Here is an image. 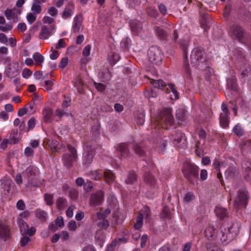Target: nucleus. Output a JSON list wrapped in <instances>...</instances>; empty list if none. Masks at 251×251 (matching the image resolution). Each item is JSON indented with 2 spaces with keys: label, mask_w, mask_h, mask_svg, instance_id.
<instances>
[{
  "label": "nucleus",
  "mask_w": 251,
  "mask_h": 251,
  "mask_svg": "<svg viewBox=\"0 0 251 251\" xmlns=\"http://www.w3.org/2000/svg\"><path fill=\"white\" fill-rule=\"evenodd\" d=\"M174 119L171 109L165 108L160 112L157 119L152 124V126L154 128L157 126L159 128L167 129L172 125Z\"/></svg>",
  "instance_id": "obj_1"
},
{
  "label": "nucleus",
  "mask_w": 251,
  "mask_h": 251,
  "mask_svg": "<svg viewBox=\"0 0 251 251\" xmlns=\"http://www.w3.org/2000/svg\"><path fill=\"white\" fill-rule=\"evenodd\" d=\"M182 172L185 178L189 183L194 184L198 181L199 168L195 164L188 162H184Z\"/></svg>",
  "instance_id": "obj_2"
},
{
  "label": "nucleus",
  "mask_w": 251,
  "mask_h": 251,
  "mask_svg": "<svg viewBox=\"0 0 251 251\" xmlns=\"http://www.w3.org/2000/svg\"><path fill=\"white\" fill-rule=\"evenodd\" d=\"M67 148L69 153L63 155L62 160L64 165L68 169L72 168L73 163L77 158V151L75 148L71 145H68Z\"/></svg>",
  "instance_id": "obj_3"
},
{
  "label": "nucleus",
  "mask_w": 251,
  "mask_h": 251,
  "mask_svg": "<svg viewBox=\"0 0 251 251\" xmlns=\"http://www.w3.org/2000/svg\"><path fill=\"white\" fill-rule=\"evenodd\" d=\"M149 61L153 64H160L163 59V54L156 46L151 47L148 52Z\"/></svg>",
  "instance_id": "obj_4"
},
{
  "label": "nucleus",
  "mask_w": 251,
  "mask_h": 251,
  "mask_svg": "<svg viewBox=\"0 0 251 251\" xmlns=\"http://www.w3.org/2000/svg\"><path fill=\"white\" fill-rule=\"evenodd\" d=\"M249 196L246 190L240 189L235 200V203L239 206L245 207L248 203Z\"/></svg>",
  "instance_id": "obj_5"
},
{
  "label": "nucleus",
  "mask_w": 251,
  "mask_h": 251,
  "mask_svg": "<svg viewBox=\"0 0 251 251\" xmlns=\"http://www.w3.org/2000/svg\"><path fill=\"white\" fill-rule=\"evenodd\" d=\"M203 53L199 48L194 49L191 53L190 59L192 64L198 67L201 63H203Z\"/></svg>",
  "instance_id": "obj_6"
},
{
  "label": "nucleus",
  "mask_w": 251,
  "mask_h": 251,
  "mask_svg": "<svg viewBox=\"0 0 251 251\" xmlns=\"http://www.w3.org/2000/svg\"><path fill=\"white\" fill-rule=\"evenodd\" d=\"M222 112L220 114V124L223 127H226L228 126L229 121L228 120V115L229 111L226 104L223 103L222 105Z\"/></svg>",
  "instance_id": "obj_7"
},
{
  "label": "nucleus",
  "mask_w": 251,
  "mask_h": 251,
  "mask_svg": "<svg viewBox=\"0 0 251 251\" xmlns=\"http://www.w3.org/2000/svg\"><path fill=\"white\" fill-rule=\"evenodd\" d=\"M55 29V26L52 25L48 27L46 25H43L40 30L39 38L40 39L45 40L51 36L52 32Z\"/></svg>",
  "instance_id": "obj_8"
},
{
  "label": "nucleus",
  "mask_w": 251,
  "mask_h": 251,
  "mask_svg": "<svg viewBox=\"0 0 251 251\" xmlns=\"http://www.w3.org/2000/svg\"><path fill=\"white\" fill-rule=\"evenodd\" d=\"M104 193L102 191H98L91 195L90 199V205H97L101 203L103 200Z\"/></svg>",
  "instance_id": "obj_9"
},
{
  "label": "nucleus",
  "mask_w": 251,
  "mask_h": 251,
  "mask_svg": "<svg viewBox=\"0 0 251 251\" xmlns=\"http://www.w3.org/2000/svg\"><path fill=\"white\" fill-rule=\"evenodd\" d=\"M226 233L229 235L233 240H234L237 236L239 233V228L237 226L231 224L229 226H226L223 225L222 227Z\"/></svg>",
  "instance_id": "obj_10"
},
{
  "label": "nucleus",
  "mask_w": 251,
  "mask_h": 251,
  "mask_svg": "<svg viewBox=\"0 0 251 251\" xmlns=\"http://www.w3.org/2000/svg\"><path fill=\"white\" fill-rule=\"evenodd\" d=\"M58 145V142L56 140L45 139L43 142L44 147L48 150H51L52 152L54 153L58 151V149H59Z\"/></svg>",
  "instance_id": "obj_11"
},
{
  "label": "nucleus",
  "mask_w": 251,
  "mask_h": 251,
  "mask_svg": "<svg viewBox=\"0 0 251 251\" xmlns=\"http://www.w3.org/2000/svg\"><path fill=\"white\" fill-rule=\"evenodd\" d=\"M116 151L120 153V156L124 158L126 157L129 153L128 145L125 143L118 145L117 146Z\"/></svg>",
  "instance_id": "obj_12"
},
{
  "label": "nucleus",
  "mask_w": 251,
  "mask_h": 251,
  "mask_svg": "<svg viewBox=\"0 0 251 251\" xmlns=\"http://www.w3.org/2000/svg\"><path fill=\"white\" fill-rule=\"evenodd\" d=\"M9 228L8 226L0 222V237L5 240L9 236Z\"/></svg>",
  "instance_id": "obj_13"
},
{
  "label": "nucleus",
  "mask_w": 251,
  "mask_h": 251,
  "mask_svg": "<svg viewBox=\"0 0 251 251\" xmlns=\"http://www.w3.org/2000/svg\"><path fill=\"white\" fill-rule=\"evenodd\" d=\"M27 178L32 176H38L39 172L37 168L34 166H30L25 171Z\"/></svg>",
  "instance_id": "obj_14"
},
{
  "label": "nucleus",
  "mask_w": 251,
  "mask_h": 251,
  "mask_svg": "<svg viewBox=\"0 0 251 251\" xmlns=\"http://www.w3.org/2000/svg\"><path fill=\"white\" fill-rule=\"evenodd\" d=\"M144 181L145 183L151 186L155 185L156 183L155 177L149 173H145L144 175Z\"/></svg>",
  "instance_id": "obj_15"
},
{
  "label": "nucleus",
  "mask_w": 251,
  "mask_h": 251,
  "mask_svg": "<svg viewBox=\"0 0 251 251\" xmlns=\"http://www.w3.org/2000/svg\"><path fill=\"white\" fill-rule=\"evenodd\" d=\"M233 34L238 39H241L244 35L242 27L238 25H233L231 27Z\"/></svg>",
  "instance_id": "obj_16"
},
{
  "label": "nucleus",
  "mask_w": 251,
  "mask_h": 251,
  "mask_svg": "<svg viewBox=\"0 0 251 251\" xmlns=\"http://www.w3.org/2000/svg\"><path fill=\"white\" fill-rule=\"evenodd\" d=\"M27 179V187H38L41 184V180L38 178V176H32Z\"/></svg>",
  "instance_id": "obj_17"
},
{
  "label": "nucleus",
  "mask_w": 251,
  "mask_h": 251,
  "mask_svg": "<svg viewBox=\"0 0 251 251\" xmlns=\"http://www.w3.org/2000/svg\"><path fill=\"white\" fill-rule=\"evenodd\" d=\"M222 236L220 237V241L223 246L227 245L229 243L233 240L232 238L226 233L222 228L221 229Z\"/></svg>",
  "instance_id": "obj_18"
},
{
  "label": "nucleus",
  "mask_w": 251,
  "mask_h": 251,
  "mask_svg": "<svg viewBox=\"0 0 251 251\" xmlns=\"http://www.w3.org/2000/svg\"><path fill=\"white\" fill-rule=\"evenodd\" d=\"M154 29L157 36L161 40H166L168 38L167 32L161 27L156 26Z\"/></svg>",
  "instance_id": "obj_19"
},
{
  "label": "nucleus",
  "mask_w": 251,
  "mask_h": 251,
  "mask_svg": "<svg viewBox=\"0 0 251 251\" xmlns=\"http://www.w3.org/2000/svg\"><path fill=\"white\" fill-rule=\"evenodd\" d=\"M130 25L132 31L136 33L140 31L142 28L141 23L137 20H131L130 22Z\"/></svg>",
  "instance_id": "obj_20"
},
{
  "label": "nucleus",
  "mask_w": 251,
  "mask_h": 251,
  "mask_svg": "<svg viewBox=\"0 0 251 251\" xmlns=\"http://www.w3.org/2000/svg\"><path fill=\"white\" fill-rule=\"evenodd\" d=\"M172 137L174 143L176 145H177L183 139L185 140L184 134L180 131H176L175 133L173 134Z\"/></svg>",
  "instance_id": "obj_21"
},
{
  "label": "nucleus",
  "mask_w": 251,
  "mask_h": 251,
  "mask_svg": "<svg viewBox=\"0 0 251 251\" xmlns=\"http://www.w3.org/2000/svg\"><path fill=\"white\" fill-rule=\"evenodd\" d=\"M95 153L93 151H87L84 155L83 157V164L88 165L92 162L94 157Z\"/></svg>",
  "instance_id": "obj_22"
},
{
  "label": "nucleus",
  "mask_w": 251,
  "mask_h": 251,
  "mask_svg": "<svg viewBox=\"0 0 251 251\" xmlns=\"http://www.w3.org/2000/svg\"><path fill=\"white\" fill-rule=\"evenodd\" d=\"M44 120L46 123H50L51 121L52 116V111L50 108H46L43 112Z\"/></svg>",
  "instance_id": "obj_23"
},
{
  "label": "nucleus",
  "mask_w": 251,
  "mask_h": 251,
  "mask_svg": "<svg viewBox=\"0 0 251 251\" xmlns=\"http://www.w3.org/2000/svg\"><path fill=\"white\" fill-rule=\"evenodd\" d=\"M82 24V19L81 17L76 16L74 20V23L73 26V29L74 32H78Z\"/></svg>",
  "instance_id": "obj_24"
},
{
  "label": "nucleus",
  "mask_w": 251,
  "mask_h": 251,
  "mask_svg": "<svg viewBox=\"0 0 251 251\" xmlns=\"http://www.w3.org/2000/svg\"><path fill=\"white\" fill-rule=\"evenodd\" d=\"M143 215L141 212H139L136 218V222L134 224L133 226L135 229H139L142 227L143 225Z\"/></svg>",
  "instance_id": "obj_25"
},
{
  "label": "nucleus",
  "mask_w": 251,
  "mask_h": 251,
  "mask_svg": "<svg viewBox=\"0 0 251 251\" xmlns=\"http://www.w3.org/2000/svg\"><path fill=\"white\" fill-rule=\"evenodd\" d=\"M215 213L217 217L221 219H223L227 216L226 209L222 207H217L215 209Z\"/></svg>",
  "instance_id": "obj_26"
},
{
  "label": "nucleus",
  "mask_w": 251,
  "mask_h": 251,
  "mask_svg": "<svg viewBox=\"0 0 251 251\" xmlns=\"http://www.w3.org/2000/svg\"><path fill=\"white\" fill-rule=\"evenodd\" d=\"M150 82L154 87L156 88L162 89L166 86V83L162 79H151Z\"/></svg>",
  "instance_id": "obj_27"
},
{
  "label": "nucleus",
  "mask_w": 251,
  "mask_h": 251,
  "mask_svg": "<svg viewBox=\"0 0 251 251\" xmlns=\"http://www.w3.org/2000/svg\"><path fill=\"white\" fill-rule=\"evenodd\" d=\"M19 225L20 229V231L22 234L26 235V233L28 231V225L23 220H19Z\"/></svg>",
  "instance_id": "obj_28"
},
{
  "label": "nucleus",
  "mask_w": 251,
  "mask_h": 251,
  "mask_svg": "<svg viewBox=\"0 0 251 251\" xmlns=\"http://www.w3.org/2000/svg\"><path fill=\"white\" fill-rule=\"evenodd\" d=\"M103 176L106 182L108 183L112 182L115 179L114 174L109 170L104 173Z\"/></svg>",
  "instance_id": "obj_29"
},
{
  "label": "nucleus",
  "mask_w": 251,
  "mask_h": 251,
  "mask_svg": "<svg viewBox=\"0 0 251 251\" xmlns=\"http://www.w3.org/2000/svg\"><path fill=\"white\" fill-rule=\"evenodd\" d=\"M215 228L213 226H209L206 227L205 230V236L208 240L212 238L215 233Z\"/></svg>",
  "instance_id": "obj_30"
},
{
  "label": "nucleus",
  "mask_w": 251,
  "mask_h": 251,
  "mask_svg": "<svg viewBox=\"0 0 251 251\" xmlns=\"http://www.w3.org/2000/svg\"><path fill=\"white\" fill-rule=\"evenodd\" d=\"M160 217L163 219H171V213L168 207L166 206L163 207L160 214Z\"/></svg>",
  "instance_id": "obj_31"
},
{
  "label": "nucleus",
  "mask_w": 251,
  "mask_h": 251,
  "mask_svg": "<svg viewBox=\"0 0 251 251\" xmlns=\"http://www.w3.org/2000/svg\"><path fill=\"white\" fill-rule=\"evenodd\" d=\"M137 177V175L134 172H129L126 180V182L127 184H132L136 181Z\"/></svg>",
  "instance_id": "obj_32"
},
{
  "label": "nucleus",
  "mask_w": 251,
  "mask_h": 251,
  "mask_svg": "<svg viewBox=\"0 0 251 251\" xmlns=\"http://www.w3.org/2000/svg\"><path fill=\"white\" fill-rule=\"evenodd\" d=\"M36 218L41 222H45L47 219V213L43 210L37 209L35 212Z\"/></svg>",
  "instance_id": "obj_33"
},
{
  "label": "nucleus",
  "mask_w": 251,
  "mask_h": 251,
  "mask_svg": "<svg viewBox=\"0 0 251 251\" xmlns=\"http://www.w3.org/2000/svg\"><path fill=\"white\" fill-rule=\"evenodd\" d=\"M208 251H223L217 245L214 243H209L206 245Z\"/></svg>",
  "instance_id": "obj_34"
},
{
  "label": "nucleus",
  "mask_w": 251,
  "mask_h": 251,
  "mask_svg": "<svg viewBox=\"0 0 251 251\" xmlns=\"http://www.w3.org/2000/svg\"><path fill=\"white\" fill-rule=\"evenodd\" d=\"M18 70L14 66L10 65L6 70L7 75L9 77H13L18 74Z\"/></svg>",
  "instance_id": "obj_35"
},
{
  "label": "nucleus",
  "mask_w": 251,
  "mask_h": 251,
  "mask_svg": "<svg viewBox=\"0 0 251 251\" xmlns=\"http://www.w3.org/2000/svg\"><path fill=\"white\" fill-rule=\"evenodd\" d=\"M98 146V145L96 144L95 142L88 141L86 143L85 149L87 151H93L95 153L94 151Z\"/></svg>",
  "instance_id": "obj_36"
},
{
  "label": "nucleus",
  "mask_w": 251,
  "mask_h": 251,
  "mask_svg": "<svg viewBox=\"0 0 251 251\" xmlns=\"http://www.w3.org/2000/svg\"><path fill=\"white\" fill-rule=\"evenodd\" d=\"M42 4L33 2L31 10L34 14H39L42 11Z\"/></svg>",
  "instance_id": "obj_37"
},
{
  "label": "nucleus",
  "mask_w": 251,
  "mask_h": 251,
  "mask_svg": "<svg viewBox=\"0 0 251 251\" xmlns=\"http://www.w3.org/2000/svg\"><path fill=\"white\" fill-rule=\"evenodd\" d=\"M53 195L51 194L46 193L44 195V200L46 204L48 205H52L54 202L53 200Z\"/></svg>",
  "instance_id": "obj_38"
},
{
  "label": "nucleus",
  "mask_w": 251,
  "mask_h": 251,
  "mask_svg": "<svg viewBox=\"0 0 251 251\" xmlns=\"http://www.w3.org/2000/svg\"><path fill=\"white\" fill-rule=\"evenodd\" d=\"M5 15L6 18L9 20H13L14 22H17V17L15 15L14 13L11 9H7L5 11Z\"/></svg>",
  "instance_id": "obj_39"
},
{
  "label": "nucleus",
  "mask_w": 251,
  "mask_h": 251,
  "mask_svg": "<svg viewBox=\"0 0 251 251\" xmlns=\"http://www.w3.org/2000/svg\"><path fill=\"white\" fill-rule=\"evenodd\" d=\"M33 57L38 65H41L44 61V57L38 52L35 53Z\"/></svg>",
  "instance_id": "obj_40"
},
{
  "label": "nucleus",
  "mask_w": 251,
  "mask_h": 251,
  "mask_svg": "<svg viewBox=\"0 0 251 251\" xmlns=\"http://www.w3.org/2000/svg\"><path fill=\"white\" fill-rule=\"evenodd\" d=\"M133 149L135 153L140 156H144L145 153L144 151L142 149V147L139 145H135Z\"/></svg>",
  "instance_id": "obj_41"
},
{
  "label": "nucleus",
  "mask_w": 251,
  "mask_h": 251,
  "mask_svg": "<svg viewBox=\"0 0 251 251\" xmlns=\"http://www.w3.org/2000/svg\"><path fill=\"white\" fill-rule=\"evenodd\" d=\"M119 55L115 53H112L108 56V59L111 64L116 63L119 60Z\"/></svg>",
  "instance_id": "obj_42"
},
{
  "label": "nucleus",
  "mask_w": 251,
  "mask_h": 251,
  "mask_svg": "<svg viewBox=\"0 0 251 251\" xmlns=\"http://www.w3.org/2000/svg\"><path fill=\"white\" fill-rule=\"evenodd\" d=\"M98 226L101 229H106L109 226V222L106 219H103L97 224Z\"/></svg>",
  "instance_id": "obj_43"
},
{
  "label": "nucleus",
  "mask_w": 251,
  "mask_h": 251,
  "mask_svg": "<svg viewBox=\"0 0 251 251\" xmlns=\"http://www.w3.org/2000/svg\"><path fill=\"white\" fill-rule=\"evenodd\" d=\"M186 111L183 109H179L177 110L176 117L177 119L182 120L186 115Z\"/></svg>",
  "instance_id": "obj_44"
},
{
  "label": "nucleus",
  "mask_w": 251,
  "mask_h": 251,
  "mask_svg": "<svg viewBox=\"0 0 251 251\" xmlns=\"http://www.w3.org/2000/svg\"><path fill=\"white\" fill-rule=\"evenodd\" d=\"M147 13L150 17L155 18L158 15L157 11L153 8L149 7L147 8Z\"/></svg>",
  "instance_id": "obj_45"
},
{
  "label": "nucleus",
  "mask_w": 251,
  "mask_h": 251,
  "mask_svg": "<svg viewBox=\"0 0 251 251\" xmlns=\"http://www.w3.org/2000/svg\"><path fill=\"white\" fill-rule=\"evenodd\" d=\"M66 202V200L63 198H59L56 202L57 207L61 210L63 208L64 204Z\"/></svg>",
  "instance_id": "obj_46"
},
{
  "label": "nucleus",
  "mask_w": 251,
  "mask_h": 251,
  "mask_svg": "<svg viewBox=\"0 0 251 251\" xmlns=\"http://www.w3.org/2000/svg\"><path fill=\"white\" fill-rule=\"evenodd\" d=\"M233 131L234 133L238 136L243 135L244 133L243 129L238 125H236L234 126Z\"/></svg>",
  "instance_id": "obj_47"
},
{
  "label": "nucleus",
  "mask_w": 251,
  "mask_h": 251,
  "mask_svg": "<svg viewBox=\"0 0 251 251\" xmlns=\"http://www.w3.org/2000/svg\"><path fill=\"white\" fill-rule=\"evenodd\" d=\"M100 124L97 121L92 126V131L98 135L100 133Z\"/></svg>",
  "instance_id": "obj_48"
},
{
  "label": "nucleus",
  "mask_w": 251,
  "mask_h": 251,
  "mask_svg": "<svg viewBox=\"0 0 251 251\" xmlns=\"http://www.w3.org/2000/svg\"><path fill=\"white\" fill-rule=\"evenodd\" d=\"M250 144L249 140L243 141L239 144V147L242 153L247 151L246 145H249Z\"/></svg>",
  "instance_id": "obj_49"
},
{
  "label": "nucleus",
  "mask_w": 251,
  "mask_h": 251,
  "mask_svg": "<svg viewBox=\"0 0 251 251\" xmlns=\"http://www.w3.org/2000/svg\"><path fill=\"white\" fill-rule=\"evenodd\" d=\"M145 115L143 113H139L136 116V123L138 125L142 126L144 123Z\"/></svg>",
  "instance_id": "obj_50"
},
{
  "label": "nucleus",
  "mask_w": 251,
  "mask_h": 251,
  "mask_svg": "<svg viewBox=\"0 0 251 251\" xmlns=\"http://www.w3.org/2000/svg\"><path fill=\"white\" fill-rule=\"evenodd\" d=\"M201 20H200V23L202 26H204L206 25L207 24V19H208V15L207 14H202L201 13V11L200 12Z\"/></svg>",
  "instance_id": "obj_51"
},
{
  "label": "nucleus",
  "mask_w": 251,
  "mask_h": 251,
  "mask_svg": "<svg viewBox=\"0 0 251 251\" xmlns=\"http://www.w3.org/2000/svg\"><path fill=\"white\" fill-rule=\"evenodd\" d=\"M234 174V169L232 168H228L225 172V175L228 178L233 177Z\"/></svg>",
  "instance_id": "obj_52"
},
{
  "label": "nucleus",
  "mask_w": 251,
  "mask_h": 251,
  "mask_svg": "<svg viewBox=\"0 0 251 251\" xmlns=\"http://www.w3.org/2000/svg\"><path fill=\"white\" fill-rule=\"evenodd\" d=\"M168 85H169V87L170 88L172 93L174 95L175 99H178V93L176 90L175 87V85L171 83L170 84H168Z\"/></svg>",
  "instance_id": "obj_53"
},
{
  "label": "nucleus",
  "mask_w": 251,
  "mask_h": 251,
  "mask_svg": "<svg viewBox=\"0 0 251 251\" xmlns=\"http://www.w3.org/2000/svg\"><path fill=\"white\" fill-rule=\"evenodd\" d=\"M200 141H199L196 143V144L195 146L196 148V150H195V152L197 156H198L199 157H201L203 155V153H202V152H201V150L200 148Z\"/></svg>",
  "instance_id": "obj_54"
},
{
  "label": "nucleus",
  "mask_w": 251,
  "mask_h": 251,
  "mask_svg": "<svg viewBox=\"0 0 251 251\" xmlns=\"http://www.w3.org/2000/svg\"><path fill=\"white\" fill-rule=\"evenodd\" d=\"M30 241V239L27 236H24L20 241V245L22 247H25Z\"/></svg>",
  "instance_id": "obj_55"
},
{
  "label": "nucleus",
  "mask_w": 251,
  "mask_h": 251,
  "mask_svg": "<svg viewBox=\"0 0 251 251\" xmlns=\"http://www.w3.org/2000/svg\"><path fill=\"white\" fill-rule=\"evenodd\" d=\"M84 184V189L86 190V191L90 192L92 190V189L93 188V186L92 183L91 181H88Z\"/></svg>",
  "instance_id": "obj_56"
},
{
  "label": "nucleus",
  "mask_w": 251,
  "mask_h": 251,
  "mask_svg": "<svg viewBox=\"0 0 251 251\" xmlns=\"http://www.w3.org/2000/svg\"><path fill=\"white\" fill-rule=\"evenodd\" d=\"M194 198V194L191 192L187 193L185 196L184 197V201L185 202L190 201Z\"/></svg>",
  "instance_id": "obj_57"
},
{
  "label": "nucleus",
  "mask_w": 251,
  "mask_h": 251,
  "mask_svg": "<svg viewBox=\"0 0 251 251\" xmlns=\"http://www.w3.org/2000/svg\"><path fill=\"white\" fill-rule=\"evenodd\" d=\"M55 225L59 227H62L64 226L63 219L62 217H57L55 221Z\"/></svg>",
  "instance_id": "obj_58"
},
{
  "label": "nucleus",
  "mask_w": 251,
  "mask_h": 251,
  "mask_svg": "<svg viewBox=\"0 0 251 251\" xmlns=\"http://www.w3.org/2000/svg\"><path fill=\"white\" fill-rule=\"evenodd\" d=\"M231 10V6L229 4L226 5L225 7L223 16L225 18H226L228 17Z\"/></svg>",
  "instance_id": "obj_59"
},
{
  "label": "nucleus",
  "mask_w": 251,
  "mask_h": 251,
  "mask_svg": "<svg viewBox=\"0 0 251 251\" xmlns=\"http://www.w3.org/2000/svg\"><path fill=\"white\" fill-rule=\"evenodd\" d=\"M36 120L34 118H31L28 122V129L27 131L30 129L33 128L35 125Z\"/></svg>",
  "instance_id": "obj_60"
},
{
  "label": "nucleus",
  "mask_w": 251,
  "mask_h": 251,
  "mask_svg": "<svg viewBox=\"0 0 251 251\" xmlns=\"http://www.w3.org/2000/svg\"><path fill=\"white\" fill-rule=\"evenodd\" d=\"M245 178L246 179L251 178V164H250V166H247L245 170Z\"/></svg>",
  "instance_id": "obj_61"
},
{
  "label": "nucleus",
  "mask_w": 251,
  "mask_h": 251,
  "mask_svg": "<svg viewBox=\"0 0 251 251\" xmlns=\"http://www.w3.org/2000/svg\"><path fill=\"white\" fill-rule=\"evenodd\" d=\"M33 13H30L27 15V20L30 24H32L36 19Z\"/></svg>",
  "instance_id": "obj_62"
},
{
  "label": "nucleus",
  "mask_w": 251,
  "mask_h": 251,
  "mask_svg": "<svg viewBox=\"0 0 251 251\" xmlns=\"http://www.w3.org/2000/svg\"><path fill=\"white\" fill-rule=\"evenodd\" d=\"M32 72L28 69H25L23 70L22 75L25 78H27L32 75Z\"/></svg>",
  "instance_id": "obj_63"
},
{
  "label": "nucleus",
  "mask_w": 251,
  "mask_h": 251,
  "mask_svg": "<svg viewBox=\"0 0 251 251\" xmlns=\"http://www.w3.org/2000/svg\"><path fill=\"white\" fill-rule=\"evenodd\" d=\"M66 46V43L63 39H61L58 41V43L56 46V49H59L62 48H64Z\"/></svg>",
  "instance_id": "obj_64"
}]
</instances>
